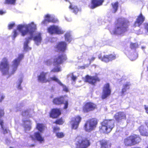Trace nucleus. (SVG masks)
Here are the masks:
<instances>
[{"label":"nucleus","mask_w":148,"mask_h":148,"mask_svg":"<svg viewBox=\"0 0 148 148\" xmlns=\"http://www.w3.org/2000/svg\"><path fill=\"white\" fill-rule=\"evenodd\" d=\"M138 129L141 135L143 136H148V131L146 129L144 126L141 125L139 127Z\"/></svg>","instance_id":"a878e982"},{"label":"nucleus","mask_w":148,"mask_h":148,"mask_svg":"<svg viewBox=\"0 0 148 148\" xmlns=\"http://www.w3.org/2000/svg\"><path fill=\"white\" fill-rule=\"evenodd\" d=\"M25 128L28 130H29L31 128V125H28L25 127Z\"/></svg>","instance_id":"5fc2aeb1"},{"label":"nucleus","mask_w":148,"mask_h":148,"mask_svg":"<svg viewBox=\"0 0 148 148\" xmlns=\"http://www.w3.org/2000/svg\"><path fill=\"white\" fill-rule=\"evenodd\" d=\"M5 114L4 109L0 108V120H1V119L3 116Z\"/></svg>","instance_id":"ea45409f"},{"label":"nucleus","mask_w":148,"mask_h":148,"mask_svg":"<svg viewBox=\"0 0 148 148\" xmlns=\"http://www.w3.org/2000/svg\"><path fill=\"white\" fill-rule=\"evenodd\" d=\"M45 63L47 65H49L51 64V62L50 60H48L45 61Z\"/></svg>","instance_id":"de8ad7c7"},{"label":"nucleus","mask_w":148,"mask_h":148,"mask_svg":"<svg viewBox=\"0 0 148 148\" xmlns=\"http://www.w3.org/2000/svg\"><path fill=\"white\" fill-rule=\"evenodd\" d=\"M61 114L60 108H53L51 109L49 113V116L53 119L58 118Z\"/></svg>","instance_id":"a211bd4d"},{"label":"nucleus","mask_w":148,"mask_h":148,"mask_svg":"<svg viewBox=\"0 0 148 148\" xmlns=\"http://www.w3.org/2000/svg\"><path fill=\"white\" fill-rule=\"evenodd\" d=\"M137 47V44L136 43H131L130 44V47L131 49H135Z\"/></svg>","instance_id":"58836bf2"},{"label":"nucleus","mask_w":148,"mask_h":148,"mask_svg":"<svg viewBox=\"0 0 148 148\" xmlns=\"http://www.w3.org/2000/svg\"><path fill=\"white\" fill-rule=\"evenodd\" d=\"M95 58L94 57H92L91 59H89L88 60H89V62H91L95 60Z\"/></svg>","instance_id":"13d9d810"},{"label":"nucleus","mask_w":148,"mask_h":148,"mask_svg":"<svg viewBox=\"0 0 148 148\" xmlns=\"http://www.w3.org/2000/svg\"><path fill=\"white\" fill-rule=\"evenodd\" d=\"M67 44L65 41L58 42L55 47V48L58 52H64L66 49Z\"/></svg>","instance_id":"dca6fc26"},{"label":"nucleus","mask_w":148,"mask_h":148,"mask_svg":"<svg viewBox=\"0 0 148 148\" xmlns=\"http://www.w3.org/2000/svg\"><path fill=\"white\" fill-rule=\"evenodd\" d=\"M48 73L47 72L42 71L37 76L38 80V82L42 83H46L49 82V80L48 78H47Z\"/></svg>","instance_id":"f3484780"},{"label":"nucleus","mask_w":148,"mask_h":148,"mask_svg":"<svg viewBox=\"0 0 148 148\" xmlns=\"http://www.w3.org/2000/svg\"><path fill=\"white\" fill-rule=\"evenodd\" d=\"M65 40L67 41L70 42L71 41V35L69 33H66L64 35Z\"/></svg>","instance_id":"f704fd0d"},{"label":"nucleus","mask_w":148,"mask_h":148,"mask_svg":"<svg viewBox=\"0 0 148 148\" xmlns=\"http://www.w3.org/2000/svg\"><path fill=\"white\" fill-rule=\"evenodd\" d=\"M117 57L116 54L111 53L108 55H105L103 56L100 55L98 56V58L102 61L107 63L116 59Z\"/></svg>","instance_id":"9d476101"},{"label":"nucleus","mask_w":148,"mask_h":148,"mask_svg":"<svg viewBox=\"0 0 148 148\" xmlns=\"http://www.w3.org/2000/svg\"><path fill=\"white\" fill-rule=\"evenodd\" d=\"M61 69L60 67L58 66L56 68H54L51 71V72H58L61 71Z\"/></svg>","instance_id":"e433bc0d"},{"label":"nucleus","mask_w":148,"mask_h":148,"mask_svg":"<svg viewBox=\"0 0 148 148\" xmlns=\"http://www.w3.org/2000/svg\"><path fill=\"white\" fill-rule=\"evenodd\" d=\"M141 140V138L139 135L134 134L125 138L123 143L125 146L131 147L139 143Z\"/></svg>","instance_id":"20e7f679"},{"label":"nucleus","mask_w":148,"mask_h":148,"mask_svg":"<svg viewBox=\"0 0 148 148\" xmlns=\"http://www.w3.org/2000/svg\"><path fill=\"white\" fill-rule=\"evenodd\" d=\"M20 86H21V84H19V85L18 86V88H19V89H21V88H20Z\"/></svg>","instance_id":"e2e57ef3"},{"label":"nucleus","mask_w":148,"mask_h":148,"mask_svg":"<svg viewBox=\"0 0 148 148\" xmlns=\"http://www.w3.org/2000/svg\"><path fill=\"white\" fill-rule=\"evenodd\" d=\"M23 54H20L18 55V58L15 59H18L19 60L20 63V60L23 58Z\"/></svg>","instance_id":"37998d69"},{"label":"nucleus","mask_w":148,"mask_h":148,"mask_svg":"<svg viewBox=\"0 0 148 148\" xmlns=\"http://www.w3.org/2000/svg\"><path fill=\"white\" fill-rule=\"evenodd\" d=\"M45 17L47 18L45 19L42 21V23L44 24H45L46 23V21L48 23H51V22H49L51 21V17H50V16L49 14H47L45 16Z\"/></svg>","instance_id":"473e14b6"},{"label":"nucleus","mask_w":148,"mask_h":148,"mask_svg":"<svg viewBox=\"0 0 148 148\" xmlns=\"http://www.w3.org/2000/svg\"><path fill=\"white\" fill-rule=\"evenodd\" d=\"M126 91L127 89L126 88H123L122 89V90L121 92V95L122 96L125 95Z\"/></svg>","instance_id":"a18cd8bd"},{"label":"nucleus","mask_w":148,"mask_h":148,"mask_svg":"<svg viewBox=\"0 0 148 148\" xmlns=\"http://www.w3.org/2000/svg\"><path fill=\"white\" fill-rule=\"evenodd\" d=\"M82 118L79 115L75 116L72 118L71 121L72 122V129H77L81 121Z\"/></svg>","instance_id":"2eb2a0df"},{"label":"nucleus","mask_w":148,"mask_h":148,"mask_svg":"<svg viewBox=\"0 0 148 148\" xmlns=\"http://www.w3.org/2000/svg\"><path fill=\"white\" fill-rule=\"evenodd\" d=\"M48 79L49 80V83L51 81H54L56 82H57L59 84L61 83V82L58 79V78H57L56 76H55L49 77Z\"/></svg>","instance_id":"c756f323"},{"label":"nucleus","mask_w":148,"mask_h":148,"mask_svg":"<svg viewBox=\"0 0 148 148\" xmlns=\"http://www.w3.org/2000/svg\"><path fill=\"white\" fill-rule=\"evenodd\" d=\"M144 28L146 32H148V23H145L143 24Z\"/></svg>","instance_id":"a19ab883"},{"label":"nucleus","mask_w":148,"mask_h":148,"mask_svg":"<svg viewBox=\"0 0 148 148\" xmlns=\"http://www.w3.org/2000/svg\"><path fill=\"white\" fill-rule=\"evenodd\" d=\"M64 120L61 117L60 118L56 119L53 122V123L59 125H62L64 123Z\"/></svg>","instance_id":"2f4dec72"},{"label":"nucleus","mask_w":148,"mask_h":148,"mask_svg":"<svg viewBox=\"0 0 148 148\" xmlns=\"http://www.w3.org/2000/svg\"><path fill=\"white\" fill-rule=\"evenodd\" d=\"M99 142L100 148H112V144L109 140L103 139L99 140Z\"/></svg>","instance_id":"aec40b11"},{"label":"nucleus","mask_w":148,"mask_h":148,"mask_svg":"<svg viewBox=\"0 0 148 148\" xmlns=\"http://www.w3.org/2000/svg\"><path fill=\"white\" fill-rule=\"evenodd\" d=\"M112 9H113V12H116L118 10L119 3L118 1H116L114 3H112L111 4Z\"/></svg>","instance_id":"cd10ccee"},{"label":"nucleus","mask_w":148,"mask_h":148,"mask_svg":"<svg viewBox=\"0 0 148 148\" xmlns=\"http://www.w3.org/2000/svg\"><path fill=\"white\" fill-rule=\"evenodd\" d=\"M131 56L132 58H134V59H135L138 57V55L136 53H135L132 54Z\"/></svg>","instance_id":"603ef678"},{"label":"nucleus","mask_w":148,"mask_h":148,"mask_svg":"<svg viewBox=\"0 0 148 148\" xmlns=\"http://www.w3.org/2000/svg\"><path fill=\"white\" fill-rule=\"evenodd\" d=\"M76 148H87L90 145V140L87 138L77 136L75 138Z\"/></svg>","instance_id":"39448f33"},{"label":"nucleus","mask_w":148,"mask_h":148,"mask_svg":"<svg viewBox=\"0 0 148 148\" xmlns=\"http://www.w3.org/2000/svg\"><path fill=\"white\" fill-rule=\"evenodd\" d=\"M13 36L14 38H15L18 35V32L16 29L14 30L13 32Z\"/></svg>","instance_id":"3c124183"},{"label":"nucleus","mask_w":148,"mask_h":148,"mask_svg":"<svg viewBox=\"0 0 148 148\" xmlns=\"http://www.w3.org/2000/svg\"><path fill=\"white\" fill-rule=\"evenodd\" d=\"M67 60V57L66 54L63 53H59L54 56L53 64L54 66H58Z\"/></svg>","instance_id":"0eeeda50"},{"label":"nucleus","mask_w":148,"mask_h":148,"mask_svg":"<svg viewBox=\"0 0 148 148\" xmlns=\"http://www.w3.org/2000/svg\"><path fill=\"white\" fill-rule=\"evenodd\" d=\"M97 108V105L91 102H86L82 107V110L84 112L92 111Z\"/></svg>","instance_id":"1a4fd4ad"},{"label":"nucleus","mask_w":148,"mask_h":148,"mask_svg":"<svg viewBox=\"0 0 148 148\" xmlns=\"http://www.w3.org/2000/svg\"><path fill=\"white\" fill-rule=\"evenodd\" d=\"M29 113V111L28 110H26L24 111L23 112H22V115H24L25 114V113Z\"/></svg>","instance_id":"052dcab7"},{"label":"nucleus","mask_w":148,"mask_h":148,"mask_svg":"<svg viewBox=\"0 0 148 148\" xmlns=\"http://www.w3.org/2000/svg\"><path fill=\"white\" fill-rule=\"evenodd\" d=\"M104 0H91V5L89 6L91 9H94L102 5Z\"/></svg>","instance_id":"412c9836"},{"label":"nucleus","mask_w":148,"mask_h":148,"mask_svg":"<svg viewBox=\"0 0 148 148\" xmlns=\"http://www.w3.org/2000/svg\"><path fill=\"white\" fill-rule=\"evenodd\" d=\"M4 122L3 120H0V125L1 126V127L2 129L3 130V134H5L8 133V131L9 130H8L6 129H4L3 126Z\"/></svg>","instance_id":"c85d7f7f"},{"label":"nucleus","mask_w":148,"mask_h":148,"mask_svg":"<svg viewBox=\"0 0 148 148\" xmlns=\"http://www.w3.org/2000/svg\"><path fill=\"white\" fill-rule=\"evenodd\" d=\"M63 90L66 92H68L69 91V89L67 87L65 86H63Z\"/></svg>","instance_id":"864d4df0"},{"label":"nucleus","mask_w":148,"mask_h":148,"mask_svg":"<svg viewBox=\"0 0 148 148\" xmlns=\"http://www.w3.org/2000/svg\"><path fill=\"white\" fill-rule=\"evenodd\" d=\"M145 19V17L141 13L137 16L136 21H135L134 24V27H140L144 21Z\"/></svg>","instance_id":"6ab92c4d"},{"label":"nucleus","mask_w":148,"mask_h":148,"mask_svg":"<svg viewBox=\"0 0 148 148\" xmlns=\"http://www.w3.org/2000/svg\"><path fill=\"white\" fill-rule=\"evenodd\" d=\"M60 130V128L59 127H55L53 128V131L54 132H56Z\"/></svg>","instance_id":"09e8293b"},{"label":"nucleus","mask_w":148,"mask_h":148,"mask_svg":"<svg viewBox=\"0 0 148 148\" xmlns=\"http://www.w3.org/2000/svg\"><path fill=\"white\" fill-rule=\"evenodd\" d=\"M9 148H13L12 147H10Z\"/></svg>","instance_id":"774afa93"},{"label":"nucleus","mask_w":148,"mask_h":148,"mask_svg":"<svg viewBox=\"0 0 148 148\" xmlns=\"http://www.w3.org/2000/svg\"><path fill=\"white\" fill-rule=\"evenodd\" d=\"M16 0H5L4 4L14 5L16 3Z\"/></svg>","instance_id":"72a5a7b5"},{"label":"nucleus","mask_w":148,"mask_h":148,"mask_svg":"<svg viewBox=\"0 0 148 148\" xmlns=\"http://www.w3.org/2000/svg\"><path fill=\"white\" fill-rule=\"evenodd\" d=\"M45 126L42 123H37L36 125V129L40 132H42L44 130Z\"/></svg>","instance_id":"bb28decb"},{"label":"nucleus","mask_w":148,"mask_h":148,"mask_svg":"<svg viewBox=\"0 0 148 148\" xmlns=\"http://www.w3.org/2000/svg\"><path fill=\"white\" fill-rule=\"evenodd\" d=\"M69 8L73 10V12L75 14H76L79 11V10L77 6H73L71 5H70L69 7Z\"/></svg>","instance_id":"7c9ffc66"},{"label":"nucleus","mask_w":148,"mask_h":148,"mask_svg":"<svg viewBox=\"0 0 148 148\" xmlns=\"http://www.w3.org/2000/svg\"><path fill=\"white\" fill-rule=\"evenodd\" d=\"M64 99V96H62L54 98L53 99V102L55 105H61L63 103Z\"/></svg>","instance_id":"b1692460"},{"label":"nucleus","mask_w":148,"mask_h":148,"mask_svg":"<svg viewBox=\"0 0 148 148\" xmlns=\"http://www.w3.org/2000/svg\"><path fill=\"white\" fill-rule=\"evenodd\" d=\"M6 13L5 11H3L2 10H0V15H2L5 14Z\"/></svg>","instance_id":"4d7b16f0"},{"label":"nucleus","mask_w":148,"mask_h":148,"mask_svg":"<svg viewBox=\"0 0 148 148\" xmlns=\"http://www.w3.org/2000/svg\"><path fill=\"white\" fill-rule=\"evenodd\" d=\"M48 33L51 34H62L64 33L63 31L60 29L57 26L52 25L50 26L47 29Z\"/></svg>","instance_id":"ddd939ff"},{"label":"nucleus","mask_w":148,"mask_h":148,"mask_svg":"<svg viewBox=\"0 0 148 148\" xmlns=\"http://www.w3.org/2000/svg\"><path fill=\"white\" fill-rule=\"evenodd\" d=\"M19 64V60L18 59H14L13 60L12 64L11 66V74H13L15 73Z\"/></svg>","instance_id":"5701e85b"},{"label":"nucleus","mask_w":148,"mask_h":148,"mask_svg":"<svg viewBox=\"0 0 148 148\" xmlns=\"http://www.w3.org/2000/svg\"><path fill=\"white\" fill-rule=\"evenodd\" d=\"M36 28V26L31 23L27 25H20L18 26L17 29L21 33L23 36L27 35L28 33L30 36L26 38L24 43L23 49L25 51H28L31 49V48L29 47L28 44L30 40L32 39L33 35Z\"/></svg>","instance_id":"f257e3e1"},{"label":"nucleus","mask_w":148,"mask_h":148,"mask_svg":"<svg viewBox=\"0 0 148 148\" xmlns=\"http://www.w3.org/2000/svg\"><path fill=\"white\" fill-rule=\"evenodd\" d=\"M100 81V79L97 75L94 76L86 75L84 77V81L85 82H88L92 85H95L97 82Z\"/></svg>","instance_id":"f8f14e48"},{"label":"nucleus","mask_w":148,"mask_h":148,"mask_svg":"<svg viewBox=\"0 0 148 148\" xmlns=\"http://www.w3.org/2000/svg\"><path fill=\"white\" fill-rule=\"evenodd\" d=\"M130 22L124 18H118L114 24V28L112 31L114 34L123 35L128 30Z\"/></svg>","instance_id":"f03ea898"},{"label":"nucleus","mask_w":148,"mask_h":148,"mask_svg":"<svg viewBox=\"0 0 148 148\" xmlns=\"http://www.w3.org/2000/svg\"><path fill=\"white\" fill-rule=\"evenodd\" d=\"M5 97V95L2 93H0V102H1L3 100Z\"/></svg>","instance_id":"79ce46f5"},{"label":"nucleus","mask_w":148,"mask_h":148,"mask_svg":"<svg viewBox=\"0 0 148 148\" xmlns=\"http://www.w3.org/2000/svg\"><path fill=\"white\" fill-rule=\"evenodd\" d=\"M115 126L114 123L112 119H105L101 123L99 127V131L101 133L108 134Z\"/></svg>","instance_id":"7ed1b4c3"},{"label":"nucleus","mask_w":148,"mask_h":148,"mask_svg":"<svg viewBox=\"0 0 148 148\" xmlns=\"http://www.w3.org/2000/svg\"><path fill=\"white\" fill-rule=\"evenodd\" d=\"M114 118L117 122H119L123 120L126 119V114L123 112L119 111L114 115Z\"/></svg>","instance_id":"4468645a"},{"label":"nucleus","mask_w":148,"mask_h":148,"mask_svg":"<svg viewBox=\"0 0 148 148\" xmlns=\"http://www.w3.org/2000/svg\"><path fill=\"white\" fill-rule=\"evenodd\" d=\"M64 106L63 107V109L64 110H66L68 107L69 105V101L68 100H66L63 102V103Z\"/></svg>","instance_id":"c9c22d12"},{"label":"nucleus","mask_w":148,"mask_h":148,"mask_svg":"<svg viewBox=\"0 0 148 148\" xmlns=\"http://www.w3.org/2000/svg\"><path fill=\"white\" fill-rule=\"evenodd\" d=\"M22 82V79H21L20 80H19V82H20V84H21V82Z\"/></svg>","instance_id":"0e129e2a"},{"label":"nucleus","mask_w":148,"mask_h":148,"mask_svg":"<svg viewBox=\"0 0 148 148\" xmlns=\"http://www.w3.org/2000/svg\"><path fill=\"white\" fill-rule=\"evenodd\" d=\"M26 121L27 122H31V121L29 120H27Z\"/></svg>","instance_id":"338daca9"},{"label":"nucleus","mask_w":148,"mask_h":148,"mask_svg":"<svg viewBox=\"0 0 148 148\" xmlns=\"http://www.w3.org/2000/svg\"><path fill=\"white\" fill-rule=\"evenodd\" d=\"M130 85V84L129 82H127L123 85V88L127 89H128L129 88V86Z\"/></svg>","instance_id":"49530a36"},{"label":"nucleus","mask_w":148,"mask_h":148,"mask_svg":"<svg viewBox=\"0 0 148 148\" xmlns=\"http://www.w3.org/2000/svg\"><path fill=\"white\" fill-rule=\"evenodd\" d=\"M145 125L148 128V120L145 121Z\"/></svg>","instance_id":"680f3d73"},{"label":"nucleus","mask_w":148,"mask_h":148,"mask_svg":"<svg viewBox=\"0 0 148 148\" xmlns=\"http://www.w3.org/2000/svg\"><path fill=\"white\" fill-rule=\"evenodd\" d=\"M10 69V64L8 59L4 57L0 62V71L4 75L8 74Z\"/></svg>","instance_id":"6e6552de"},{"label":"nucleus","mask_w":148,"mask_h":148,"mask_svg":"<svg viewBox=\"0 0 148 148\" xmlns=\"http://www.w3.org/2000/svg\"><path fill=\"white\" fill-rule=\"evenodd\" d=\"M77 77L74 75H72L71 77V79L73 81H75L77 79Z\"/></svg>","instance_id":"bf43d9fd"},{"label":"nucleus","mask_w":148,"mask_h":148,"mask_svg":"<svg viewBox=\"0 0 148 148\" xmlns=\"http://www.w3.org/2000/svg\"><path fill=\"white\" fill-rule=\"evenodd\" d=\"M58 21V20L57 19L53 17H51V21L49 22H51V23H55L57 22Z\"/></svg>","instance_id":"c03bdc74"},{"label":"nucleus","mask_w":148,"mask_h":148,"mask_svg":"<svg viewBox=\"0 0 148 148\" xmlns=\"http://www.w3.org/2000/svg\"><path fill=\"white\" fill-rule=\"evenodd\" d=\"M35 145L34 144H31V145H30V146L31 147H34Z\"/></svg>","instance_id":"69168bd1"},{"label":"nucleus","mask_w":148,"mask_h":148,"mask_svg":"<svg viewBox=\"0 0 148 148\" xmlns=\"http://www.w3.org/2000/svg\"><path fill=\"white\" fill-rule=\"evenodd\" d=\"M32 39L35 43L37 45H38L41 42L42 40L41 34L40 33H36L34 36L33 37Z\"/></svg>","instance_id":"393cba45"},{"label":"nucleus","mask_w":148,"mask_h":148,"mask_svg":"<svg viewBox=\"0 0 148 148\" xmlns=\"http://www.w3.org/2000/svg\"><path fill=\"white\" fill-rule=\"evenodd\" d=\"M56 135L58 138H62L64 136V134L62 132H57L56 133Z\"/></svg>","instance_id":"4c0bfd02"},{"label":"nucleus","mask_w":148,"mask_h":148,"mask_svg":"<svg viewBox=\"0 0 148 148\" xmlns=\"http://www.w3.org/2000/svg\"><path fill=\"white\" fill-rule=\"evenodd\" d=\"M14 23H12L9 24L8 26V29H12L14 26Z\"/></svg>","instance_id":"8fccbe9b"},{"label":"nucleus","mask_w":148,"mask_h":148,"mask_svg":"<svg viewBox=\"0 0 148 148\" xmlns=\"http://www.w3.org/2000/svg\"><path fill=\"white\" fill-rule=\"evenodd\" d=\"M98 123L97 120L95 118H92L87 121L84 125L85 130L90 132L95 129Z\"/></svg>","instance_id":"423d86ee"},{"label":"nucleus","mask_w":148,"mask_h":148,"mask_svg":"<svg viewBox=\"0 0 148 148\" xmlns=\"http://www.w3.org/2000/svg\"><path fill=\"white\" fill-rule=\"evenodd\" d=\"M111 92L110 84L109 83L105 84L103 87L102 93L101 98L103 99L109 97L111 95Z\"/></svg>","instance_id":"9b49d317"},{"label":"nucleus","mask_w":148,"mask_h":148,"mask_svg":"<svg viewBox=\"0 0 148 148\" xmlns=\"http://www.w3.org/2000/svg\"><path fill=\"white\" fill-rule=\"evenodd\" d=\"M34 136L35 138H34L32 135H31L30 136V137L32 138V140H34L36 139L37 141L40 143H42L44 141V140L43 137L42 136L39 132H35L34 133Z\"/></svg>","instance_id":"4be33fe9"},{"label":"nucleus","mask_w":148,"mask_h":148,"mask_svg":"<svg viewBox=\"0 0 148 148\" xmlns=\"http://www.w3.org/2000/svg\"><path fill=\"white\" fill-rule=\"evenodd\" d=\"M145 109L146 110V112L148 114V106L146 105H144Z\"/></svg>","instance_id":"6e6d98bb"}]
</instances>
